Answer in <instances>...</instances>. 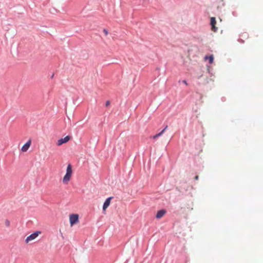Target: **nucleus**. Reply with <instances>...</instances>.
<instances>
[{
    "label": "nucleus",
    "instance_id": "obj_4",
    "mask_svg": "<svg viewBox=\"0 0 263 263\" xmlns=\"http://www.w3.org/2000/svg\"><path fill=\"white\" fill-rule=\"evenodd\" d=\"M71 139V136L69 135L66 136L63 138H61L59 140H58V142L57 143V145L60 146L63 144H65L68 142L70 139Z\"/></svg>",
    "mask_w": 263,
    "mask_h": 263
},
{
    "label": "nucleus",
    "instance_id": "obj_13",
    "mask_svg": "<svg viewBox=\"0 0 263 263\" xmlns=\"http://www.w3.org/2000/svg\"><path fill=\"white\" fill-rule=\"evenodd\" d=\"M110 104V102L109 100H107L106 101V103H105V106L106 107H107L108 106H109Z\"/></svg>",
    "mask_w": 263,
    "mask_h": 263
},
{
    "label": "nucleus",
    "instance_id": "obj_1",
    "mask_svg": "<svg viewBox=\"0 0 263 263\" xmlns=\"http://www.w3.org/2000/svg\"><path fill=\"white\" fill-rule=\"evenodd\" d=\"M72 173V165L70 163L68 164L66 174L63 178V183L65 184H67L69 181Z\"/></svg>",
    "mask_w": 263,
    "mask_h": 263
},
{
    "label": "nucleus",
    "instance_id": "obj_11",
    "mask_svg": "<svg viewBox=\"0 0 263 263\" xmlns=\"http://www.w3.org/2000/svg\"><path fill=\"white\" fill-rule=\"evenodd\" d=\"M5 223L6 227H9L10 226V222L8 219H6Z\"/></svg>",
    "mask_w": 263,
    "mask_h": 263
},
{
    "label": "nucleus",
    "instance_id": "obj_3",
    "mask_svg": "<svg viewBox=\"0 0 263 263\" xmlns=\"http://www.w3.org/2000/svg\"><path fill=\"white\" fill-rule=\"evenodd\" d=\"M41 233L40 231H36L32 233L31 234L29 235L25 239V242L26 243H28L30 241L36 238Z\"/></svg>",
    "mask_w": 263,
    "mask_h": 263
},
{
    "label": "nucleus",
    "instance_id": "obj_10",
    "mask_svg": "<svg viewBox=\"0 0 263 263\" xmlns=\"http://www.w3.org/2000/svg\"><path fill=\"white\" fill-rule=\"evenodd\" d=\"M216 24V20L215 17H212L210 18V25L212 27H213Z\"/></svg>",
    "mask_w": 263,
    "mask_h": 263
},
{
    "label": "nucleus",
    "instance_id": "obj_12",
    "mask_svg": "<svg viewBox=\"0 0 263 263\" xmlns=\"http://www.w3.org/2000/svg\"><path fill=\"white\" fill-rule=\"evenodd\" d=\"M103 31L106 35L108 34V31L106 29H104Z\"/></svg>",
    "mask_w": 263,
    "mask_h": 263
},
{
    "label": "nucleus",
    "instance_id": "obj_8",
    "mask_svg": "<svg viewBox=\"0 0 263 263\" xmlns=\"http://www.w3.org/2000/svg\"><path fill=\"white\" fill-rule=\"evenodd\" d=\"M167 128V126L166 125L163 129H162L161 132L159 133L156 134L155 135L153 136V139H156V138L159 137L161 136L164 132V131L166 130V129Z\"/></svg>",
    "mask_w": 263,
    "mask_h": 263
},
{
    "label": "nucleus",
    "instance_id": "obj_9",
    "mask_svg": "<svg viewBox=\"0 0 263 263\" xmlns=\"http://www.w3.org/2000/svg\"><path fill=\"white\" fill-rule=\"evenodd\" d=\"M205 60H208L209 61V63L210 64H212L214 62V56L213 55H210L209 56L208 55H206L205 57Z\"/></svg>",
    "mask_w": 263,
    "mask_h": 263
},
{
    "label": "nucleus",
    "instance_id": "obj_5",
    "mask_svg": "<svg viewBox=\"0 0 263 263\" xmlns=\"http://www.w3.org/2000/svg\"><path fill=\"white\" fill-rule=\"evenodd\" d=\"M113 198H114L113 197L111 196V197H109L105 199V201L103 203V207H102L103 211H105L106 210V209L109 206V205L110 204L111 200Z\"/></svg>",
    "mask_w": 263,
    "mask_h": 263
},
{
    "label": "nucleus",
    "instance_id": "obj_16",
    "mask_svg": "<svg viewBox=\"0 0 263 263\" xmlns=\"http://www.w3.org/2000/svg\"><path fill=\"white\" fill-rule=\"evenodd\" d=\"M198 178H199L198 176H197H197H196L195 177V179H196V180H198Z\"/></svg>",
    "mask_w": 263,
    "mask_h": 263
},
{
    "label": "nucleus",
    "instance_id": "obj_7",
    "mask_svg": "<svg viewBox=\"0 0 263 263\" xmlns=\"http://www.w3.org/2000/svg\"><path fill=\"white\" fill-rule=\"evenodd\" d=\"M166 213V211L165 209H161L157 211L155 217L157 219H160L162 218L165 214Z\"/></svg>",
    "mask_w": 263,
    "mask_h": 263
},
{
    "label": "nucleus",
    "instance_id": "obj_6",
    "mask_svg": "<svg viewBox=\"0 0 263 263\" xmlns=\"http://www.w3.org/2000/svg\"><path fill=\"white\" fill-rule=\"evenodd\" d=\"M31 140L29 139L22 147L21 151L23 152H26L28 151L31 145Z\"/></svg>",
    "mask_w": 263,
    "mask_h": 263
},
{
    "label": "nucleus",
    "instance_id": "obj_18",
    "mask_svg": "<svg viewBox=\"0 0 263 263\" xmlns=\"http://www.w3.org/2000/svg\"><path fill=\"white\" fill-rule=\"evenodd\" d=\"M222 99V100L223 101H224L225 100V98H222V99Z\"/></svg>",
    "mask_w": 263,
    "mask_h": 263
},
{
    "label": "nucleus",
    "instance_id": "obj_2",
    "mask_svg": "<svg viewBox=\"0 0 263 263\" xmlns=\"http://www.w3.org/2000/svg\"><path fill=\"white\" fill-rule=\"evenodd\" d=\"M79 221V215L77 214H71L69 216L70 224L72 227Z\"/></svg>",
    "mask_w": 263,
    "mask_h": 263
},
{
    "label": "nucleus",
    "instance_id": "obj_15",
    "mask_svg": "<svg viewBox=\"0 0 263 263\" xmlns=\"http://www.w3.org/2000/svg\"><path fill=\"white\" fill-rule=\"evenodd\" d=\"M182 83H184V84H185L186 85H187V81L186 80H185L182 81Z\"/></svg>",
    "mask_w": 263,
    "mask_h": 263
},
{
    "label": "nucleus",
    "instance_id": "obj_14",
    "mask_svg": "<svg viewBox=\"0 0 263 263\" xmlns=\"http://www.w3.org/2000/svg\"><path fill=\"white\" fill-rule=\"evenodd\" d=\"M212 30H213L214 31L216 32V31H217L218 28H217L216 27H215V25L213 27H212Z\"/></svg>",
    "mask_w": 263,
    "mask_h": 263
},
{
    "label": "nucleus",
    "instance_id": "obj_17",
    "mask_svg": "<svg viewBox=\"0 0 263 263\" xmlns=\"http://www.w3.org/2000/svg\"><path fill=\"white\" fill-rule=\"evenodd\" d=\"M53 77H54V73H52L50 77L51 79H52L53 78Z\"/></svg>",
    "mask_w": 263,
    "mask_h": 263
}]
</instances>
